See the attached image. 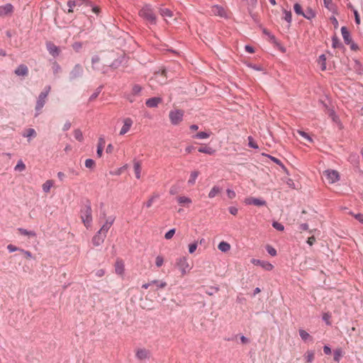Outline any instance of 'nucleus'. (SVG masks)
I'll return each mask as SVG.
<instances>
[{
    "label": "nucleus",
    "instance_id": "24",
    "mask_svg": "<svg viewBox=\"0 0 363 363\" xmlns=\"http://www.w3.org/2000/svg\"><path fill=\"white\" fill-rule=\"evenodd\" d=\"M177 201L179 204L184 206H188L192 203V201L190 198L184 196H179L177 198Z\"/></svg>",
    "mask_w": 363,
    "mask_h": 363
},
{
    "label": "nucleus",
    "instance_id": "55",
    "mask_svg": "<svg viewBox=\"0 0 363 363\" xmlns=\"http://www.w3.org/2000/svg\"><path fill=\"white\" fill-rule=\"evenodd\" d=\"M298 134H299L301 136L308 140L309 142H312V138L304 131L302 130H297Z\"/></svg>",
    "mask_w": 363,
    "mask_h": 363
},
{
    "label": "nucleus",
    "instance_id": "48",
    "mask_svg": "<svg viewBox=\"0 0 363 363\" xmlns=\"http://www.w3.org/2000/svg\"><path fill=\"white\" fill-rule=\"evenodd\" d=\"M164 263V258L161 255H158L156 257V259H155V265L157 267H160L162 266Z\"/></svg>",
    "mask_w": 363,
    "mask_h": 363
},
{
    "label": "nucleus",
    "instance_id": "10",
    "mask_svg": "<svg viewBox=\"0 0 363 363\" xmlns=\"http://www.w3.org/2000/svg\"><path fill=\"white\" fill-rule=\"evenodd\" d=\"M135 357L140 361H145L150 358V352L145 348H140L136 350Z\"/></svg>",
    "mask_w": 363,
    "mask_h": 363
},
{
    "label": "nucleus",
    "instance_id": "26",
    "mask_svg": "<svg viewBox=\"0 0 363 363\" xmlns=\"http://www.w3.org/2000/svg\"><path fill=\"white\" fill-rule=\"evenodd\" d=\"M221 192V188L218 186H213L208 194L209 199L214 198L216 195Z\"/></svg>",
    "mask_w": 363,
    "mask_h": 363
},
{
    "label": "nucleus",
    "instance_id": "13",
    "mask_svg": "<svg viewBox=\"0 0 363 363\" xmlns=\"http://www.w3.org/2000/svg\"><path fill=\"white\" fill-rule=\"evenodd\" d=\"M106 237V235L98 231L92 238L93 245L96 247L100 246L104 242Z\"/></svg>",
    "mask_w": 363,
    "mask_h": 363
},
{
    "label": "nucleus",
    "instance_id": "39",
    "mask_svg": "<svg viewBox=\"0 0 363 363\" xmlns=\"http://www.w3.org/2000/svg\"><path fill=\"white\" fill-rule=\"evenodd\" d=\"M14 169L18 172H23L26 169V165L21 160L18 161V163L15 166Z\"/></svg>",
    "mask_w": 363,
    "mask_h": 363
},
{
    "label": "nucleus",
    "instance_id": "41",
    "mask_svg": "<svg viewBox=\"0 0 363 363\" xmlns=\"http://www.w3.org/2000/svg\"><path fill=\"white\" fill-rule=\"evenodd\" d=\"M305 359L307 362H312L314 359V352L313 351H307L305 354Z\"/></svg>",
    "mask_w": 363,
    "mask_h": 363
},
{
    "label": "nucleus",
    "instance_id": "29",
    "mask_svg": "<svg viewBox=\"0 0 363 363\" xmlns=\"http://www.w3.org/2000/svg\"><path fill=\"white\" fill-rule=\"evenodd\" d=\"M18 230L22 235H26V236L33 237V238L36 237V233L33 230H28L22 228H19L18 229Z\"/></svg>",
    "mask_w": 363,
    "mask_h": 363
},
{
    "label": "nucleus",
    "instance_id": "52",
    "mask_svg": "<svg viewBox=\"0 0 363 363\" xmlns=\"http://www.w3.org/2000/svg\"><path fill=\"white\" fill-rule=\"evenodd\" d=\"M158 198V195H153L152 196H151L148 201L145 203V206L147 208H150L152 206V203L154 201L155 199H157Z\"/></svg>",
    "mask_w": 363,
    "mask_h": 363
},
{
    "label": "nucleus",
    "instance_id": "2",
    "mask_svg": "<svg viewBox=\"0 0 363 363\" xmlns=\"http://www.w3.org/2000/svg\"><path fill=\"white\" fill-rule=\"evenodd\" d=\"M50 86H47L45 90L39 94L35 105V117H37L40 113L42 108L45 106L47 97L50 91Z\"/></svg>",
    "mask_w": 363,
    "mask_h": 363
},
{
    "label": "nucleus",
    "instance_id": "28",
    "mask_svg": "<svg viewBox=\"0 0 363 363\" xmlns=\"http://www.w3.org/2000/svg\"><path fill=\"white\" fill-rule=\"evenodd\" d=\"M53 184L54 182L52 180L49 179L45 181L42 185L43 191L45 193H48L50 191V189L52 187Z\"/></svg>",
    "mask_w": 363,
    "mask_h": 363
},
{
    "label": "nucleus",
    "instance_id": "16",
    "mask_svg": "<svg viewBox=\"0 0 363 363\" xmlns=\"http://www.w3.org/2000/svg\"><path fill=\"white\" fill-rule=\"evenodd\" d=\"M13 11V6L11 4H6L5 5L0 6V16L11 14Z\"/></svg>",
    "mask_w": 363,
    "mask_h": 363
},
{
    "label": "nucleus",
    "instance_id": "37",
    "mask_svg": "<svg viewBox=\"0 0 363 363\" xmlns=\"http://www.w3.org/2000/svg\"><path fill=\"white\" fill-rule=\"evenodd\" d=\"M141 91H142L141 86H140L139 84H134L133 86L131 93H132V95H134L135 96H139L141 93Z\"/></svg>",
    "mask_w": 363,
    "mask_h": 363
},
{
    "label": "nucleus",
    "instance_id": "6",
    "mask_svg": "<svg viewBox=\"0 0 363 363\" xmlns=\"http://www.w3.org/2000/svg\"><path fill=\"white\" fill-rule=\"evenodd\" d=\"M327 181L330 184H334L340 180L339 172L334 169H326L323 172Z\"/></svg>",
    "mask_w": 363,
    "mask_h": 363
},
{
    "label": "nucleus",
    "instance_id": "30",
    "mask_svg": "<svg viewBox=\"0 0 363 363\" xmlns=\"http://www.w3.org/2000/svg\"><path fill=\"white\" fill-rule=\"evenodd\" d=\"M263 156H265L268 158H269L272 161H273L274 162H275L276 164H277L278 165H279L284 171L286 172V167L284 165V164L277 158L270 155H267V154H265V153H262V154Z\"/></svg>",
    "mask_w": 363,
    "mask_h": 363
},
{
    "label": "nucleus",
    "instance_id": "5",
    "mask_svg": "<svg viewBox=\"0 0 363 363\" xmlns=\"http://www.w3.org/2000/svg\"><path fill=\"white\" fill-rule=\"evenodd\" d=\"M184 117V111L180 109H174L169 111V118L170 122L174 125H179L182 121Z\"/></svg>",
    "mask_w": 363,
    "mask_h": 363
},
{
    "label": "nucleus",
    "instance_id": "47",
    "mask_svg": "<svg viewBox=\"0 0 363 363\" xmlns=\"http://www.w3.org/2000/svg\"><path fill=\"white\" fill-rule=\"evenodd\" d=\"M198 247V241H195L193 243L189 245V252L190 254H193L197 249Z\"/></svg>",
    "mask_w": 363,
    "mask_h": 363
},
{
    "label": "nucleus",
    "instance_id": "15",
    "mask_svg": "<svg viewBox=\"0 0 363 363\" xmlns=\"http://www.w3.org/2000/svg\"><path fill=\"white\" fill-rule=\"evenodd\" d=\"M211 11L215 16H218L222 18H227L226 12L222 6L214 5L212 6Z\"/></svg>",
    "mask_w": 363,
    "mask_h": 363
},
{
    "label": "nucleus",
    "instance_id": "18",
    "mask_svg": "<svg viewBox=\"0 0 363 363\" xmlns=\"http://www.w3.org/2000/svg\"><path fill=\"white\" fill-rule=\"evenodd\" d=\"M14 73L19 77H26L28 74V67L25 65H20L18 66V67L15 69Z\"/></svg>",
    "mask_w": 363,
    "mask_h": 363
},
{
    "label": "nucleus",
    "instance_id": "59",
    "mask_svg": "<svg viewBox=\"0 0 363 363\" xmlns=\"http://www.w3.org/2000/svg\"><path fill=\"white\" fill-rule=\"evenodd\" d=\"M323 3L325 6L329 10L333 9V4L332 3V0H323Z\"/></svg>",
    "mask_w": 363,
    "mask_h": 363
},
{
    "label": "nucleus",
    "instance_id": "63",
    "mask_svg": "<svg viewBox=\"0 0 363 363\" xmlns=\"http://www.w3.org/2000/svg\"><path fill=\"white\" fill-rule=\"evenodd\" d=\"M7 250L10 252H16V251L18 250V248L16 247V246L13 245H9L7 246Z\"/></svg>",
    "mask_w": 363,
    "mask_h": 363
},
{
    "label": "nucleus",
    "instance_id": "46",
    "mask_svg": "<svg viewBox=\"0 0 363 363\" xmlns=\"http://www.w3.org/2000/svg\"><path fill=\"white\" fill-rule=\"evenodd\" d=\"M152 284H156V286L158 288L162 289L164 288L167 286L166 281H157V280H152L151 281Z\"/></svg>",
    "mask_w": 363,
    "mask_h": 363
},
{
    "label": "nucleus",
    "instance_id": "56",
    "mask_svg": "<svg viewBox=\"0 0 363 363\" xmlns=\"http://www.w3.org/2000/svg\"><path fill=\"white\" fill-rule=\"evenodd\" d=\"M341 356H342V351L340 350H336L334 352V360L335 362H339Z\"/></svg>",
    "mask_w": 363,
    "mask_h": 363
},
{
    "label": "nucleus",
    "instance_id": "64",
    "mask_svg": "<svg viewBox=\"0 0 363 363\" xmlns=\"http://www.w3.org/2000/svg\"><path fill=\"white\" fill-rule=\"evenodd\" d=\"M229 212L232 215L235 216L238 213V209L236 207H235V206H230V207H229Z\"/></svg>",
    "mask_w": 363,
    "mask_h": 363
},
{
    "label": "nucleus",
    "instance_id": "57",
    "mask_svg": "<svg viewBox=\"0 0 363 363\" xmlns=\"http://www.w3.org/2000/svg\"><path fill=\"white\" fill-rule=\"evenodd\" d=\"M52 69L55 74H57L61 71V67L57 62H55L52 64Z\"/></svg>",
    "mask_w": 363,
    "mask_h": 363
},
{
    "label": "nucleus",
    "instance_id": "19",
    "mask_svg": "<svg viewBox=\"0 0 363 363\" xmlns=\"http://www.w3.org/2000/svg\"><path fill=\"white\" fill-rule=\"evenodd\" d=\"M91 68L94 70H101L104 73L106 71L104 69V67L102 68L100 67V57L98 55H94L91 58Z\"/></svg>",
    "mask_w": 363,
    "mask_h": 363
},
{
    "label": "nucleus",
    "instance_id": "45",
    "mask_svg": "<svg viewBox=\"0 0 363 363\" xmlns=\"http://www.w3.org/2000/svg\"><path fill=\"white\" fill-rule=\"evenodd\" d=\"M85 167L89 169H94L95 167V162L92 159H86L85 160Z\"/></svg>",
    "mask_w": 363,
    "mask_h": 363
},
{
    "label": "nucleus",
    "instance_id": "17",
    "mask_svg": "<svg viewBox=\"0 0 363 363\" xmlns=\"http://www.w3.org/2000/svg\"><path fill=\"white\" fill-rule=\"evenodd\" d=\"M114 220V218H109L108 219H107L105 223L101 226L99 232H101V233L106 235L108 231L113 225Z\"/></svg>",
    "mask_w": 363,
    "mask_h": 363
},
{
    "label": "nucleus",
    "instance_id": "22",
    "mask_svg": "<svg viewBox=\"0 0 363 363\" xmlns=\"http://www.w3.org/2000/svg\"><path fill=\"white\" fill-rule=\"evenodd\" d=\"M341 33L344 41L346 44L350 45L352 43V38L350 32L347 30V28L342 26L341 28Z\"/></svg>",
    "mask_w": 363,
    "mask_h": 363
},
{
    "label": "nucleus",
    "instance_id": "21",
    "mask_svg": "<svg viewBox=\"0 0 363 363\" xmlns=\"http://www.w3.org/2000/svg\"><path fill=\"white\" fill-rule=\"evenodd\" d=\"M161 102H162V99L160 97H153V98L148 99L146 101L145 104L147 106H148L150 108H155V107H157L158 106V104H160Z\"/></svg>",
    "mask_w": 363,
    "mask_h": 363
},
{
    "label": "nucleus",
    "instance_id": "60",
    "mask_svg": "<svg viewBox=\"0 0 363 363\" xmlns=\"http://www.w3.org/2000/svg\"><path fill=\"white\" fill-rule=\"evenodd\" d=\"M82 44L80 42H75L72 44L73 49L77 52H79L80 50V49L82 48Z\"/></svg>",
    "mask_w": 363,
    "mask_h": 363
},
{
    "label": "nucleus",
    "instance_id": "62",
    "mask_svg": "<svg viewBox=\"0 0 363 363\" xmlns=\"http://www.w3.org/2000/svg\"><path fill=\"white\" fill-rule=\"evenodd\" d=\"M226 193H227V195H228V198L230 199H234L235 197V196H236L235 192L233 190L230 189H228L226 190Z\"/></svg>",
    "mask_w": 363,
    "mask_h": 363
},
{
    "label": "nucleus",
    "instance_id": "44",
    "mask_svg": "<svg viewBox=\"0 0 363 363\" xmlns=\"http://www.w3.org/2000/svg\"><path fill=\"white\" fill-rule=\"evenodd\" d=\"M294 11H295V13H296V14H298V15H301V16L303 15V10H302V7H301V6L299 4H298V3H296V4H294Z\"/></svg>",
    "mask_w": 363,
    "mask_h": 363
},
{
    "label": "nucleus",
    "instance_id": "38",
    "mask_svg": "<svg viewBox=\"0 0 363 363\" xmlns=\"http://www.w3.org/2000/svg\"><path fill=\"white\" fill-rule=\"evenodd\" d=\"M318 63L323 71L326 69V57L325 55H321L319 57Z\"/></svg>",
    "mask_w": 363,
    "mask_h": 363
},
{
    "label": "nucleus",
    "instance_id": "58",
    "mask_svg": "<svg viewBox=\"0 0 363 363\" xmlns=\"http://www.w3.org/2000/svg\"><path fill=\"white\" fill-rule=\"evenodd\" d=\"M175 233V229L174 228H172L171 230H169L168 232H167L164 235V238L167 239V240H169L171 239L173 235H174Z\"/></svg>",
    "mask_w": 363,
    "mask_h": 363
},
{
    "label": "nucleus",
    "instance_id": "31",
    "mask_svg": "<svg viewBox=\"0 0 363 363\" xmlns=\"http://www.w3.org/2000/svg\"><path fill=\"white\" fill-rule=\"evenodd\" d=\"M304 18L308 20H311L315 18V13L311 8H308L306 12H303V15H302Z\"/></svg>",
    "mask_w": 363,
    "mask_h": 363
},
{
    "label": "nucleus",
    "instance_id": "54",
    "mask_svg": "<svg viewBox=\"0 0 363 363\" xmlns=\"http://www.w3.org/2000/svg\"><path fill=\"white\" fill-rule=\"evenodd\" d=\"M248 145L252 147V148H254V149H257L258 148V145H257L256 143L254 142L253 140V138L251 137V136H249L248 137Z\"/></svg>",
    "mask_w": 363,
    "mask_h": 363
},
{
    "label": "nucleus",
    "instance_id": "12",
    "mask_svg": "<svg viewBox=\"0 0 363 363\" xmlns=\"http://www.w3.org/2000/svg\"><path fill=\"white\" fill-rule=\"evenodd\" d=\"M123 122V126L120 130V133H119L121 135H123L125 133H127L130 130V129L133 123V121L130 118H124Z\"/></svg>",
    "mask_w": 363,
    "mask_h": 363
},
{
    "label": "nucleus",
    "instance_id": "20",
    "mask_svg": "<svg viewBox=\"0 0 363 363\" xmlns=\"http://www.w3.org/2000/svg\"><path fill=\"white\" fill-rule=\"evenodd\" d=\"M116 273L120 276H123L125 272L124 263L121 259H117L115 264Z\"/></svg>",
    "mask_w": 363,
    "mask_h": 363
},
{
    "label": "nucleus",
    "instance_id": "32",
    "mask_svg": "<svg viewBox=\"0 0 363 363\" xmlns=\"http://www.w3.org/2000/svg\"><path fill=\"white\" fill-rule=\"evenodd\" d=\"M198 150L199 152L205 153L209 155H213L216 152V150L211 147H199Z\"/></svg>",
    "mask_w": 363,
    "mask_h": 363
},
{
    "label": "nucleus",
    "instance_id": "53",
    "mask_svg": "<svg viewBox=\"0 0 363 363\" xmlns=\"http://www.w3.org/2000/svg\"><path fill=\"white\" fill-rule=\"evenodd\" d=\"M67 6H69L68 12L72 13L73 12V8L75 6H77V4L75 3V0H70L67 2Z\"/></svg>",
    "mask_w": 363,
    "mask_h": 363
},
{
    "label": "nucleus",
    "instance_id": "25",
    "mask_svg": "<svg viewBox=\"0 0 363 363\" xmlns=\"http://www.w3.org/2000/svg\"><path fill=\"white\" fill-rule=\"evenodd\" d=\"M218 248L220 251L223 252H227L230 250V245L225 241H221L218 244Z\"/></svg>",
    "mask_w": 363,
    "mask_h": 363
},
{
    "label": "nucleus",
    "instance_id": "23",
    "mask_svg": "<svg viewBox=\"0 0 363 363\" xmlns=\"http://www.w3.org/2000/svg\"><path fill=\"white\" fill-rule=\"evenodd\" d=\"M133 169L135 174V177L139 179L141 177V164L140 161L136 160H133Z\"/></svg>",
    "mask_w": 363,
    "mask_h": 363
},
{
    "label": "nucleus",
    "instance_id": "42",
    "mask_svg": "<svg viewBox=\"0 0 363 363\" xmlns=\"http://www.w3.org/2000/svg\"><path fill=\"white\" fill-rule=\"evenodd\" d=\"M75 3L77 4V6H91V3L89 0H75Z\"/></svg>",
    "mask_w": 363,
    "mask_h": 363
},
{
    "label": "nucleus",
    "instance_id": "8",
    "mask_svg": "<svg viewBox=\"0 0 363 363\" xmlns=\"http://www.w3.org/2000/svg\"><path fill=\"white\" fill-rule=\"evenodd\" d=\"M251 262L255 265H259L262 268H263L266 271H272L274 269V266L272 264L269 263L267 261L252 259Z\"/></svg>",
    "mask_w": 363,
    "mask_h": 363
},
{
    "label": "nucleus",
    "instance_id": "51",
    "mask_svg": "<svg viewBox=\"0 0 363 363\" xmlns=\"http://www.w3.org/2000/svg\"><path fill=\"white\" fill-rule=\"evenodd\" d=\"M272 226L279 231H283L284 230V225L281 223L277 221L273 222Z\"/></svg>",
    "mask_w": 363,
    "mask_h": 363
},
{
    "label": "nucleus",
    "instance_id": "14",
    "mask_svg": "<svg viewBox=\"0 0 363 363\" xmlns=\"http://www.w3.org/2000/svg\"><path fill=\"white\" fill-rule=\"evenodd\" d=\"M46 48L49 53L53 57H57L60 55V49L54 43L48 42L46 43Z\"/></svg>",
    "mask_w": 363,
    "mask_h": 363
},
{
    "label": "nucleus",
    "instance_id": "43",
    "mask_svg": "<svg viewBox=\"0 0 363 363\" xmlns=\"http://www.w3.org/2000/svg\"><path fill=\"white\" fill-rule=\"evenodd\" d=\"M298 332L299 335L303 340L306 341L310 337V335L306 330L300 329Z\"/></svg>",
    "mask_w": 363,
    "mask_h": 363
},
{
    "label": "nucleus",
    "instance_id": "34",
    "mask_svg": "<svg viewBox=\"0 0 363 363\" xmlns=\"http://www.w3.org/2000/svg\"><path fill=\"white\" fill-rule=\"evenodd\" d=\"M23 136L28 138V141H30V138L36 136V132L33 128H29L23 134Z\"/></svg>",
    "mask_w": 363,
    "mask_h": 363
},
{
    "label": "nucleus",
    "instance_id": "4",
    "mask_svg": "<svg viewBox=\"0 0 363 363\" xmlns=\"http://www.w3.org/2000/svg\"><path fill=\"white\" fill-rule=\"evenodd\" d=\"M176 266L178 267L182 276L189 272L191 267H190L188 259L186 257H182L176 260Z\"/></svg>",
    "mask_w": 363,
    "mask_h": 363
},
{
    "label": "nucleus",
    "instance_id": "11",
    "mask_svg": "<svg viewBox=\"0 0 363 363\" xmlns=\"http://www.w3.org/2000/svg\"><path fill=\"white\" fill-rule=\"evenodd\" d=\"M245 203L247 205H255L257 206H262L266 205V201L261 199L248 197L245 199Z\"/></svg>",
    "mask_w": 363,
    "mask_h": 363
},
{
    "label": "nucleus",
    "instance_id": "7",
    "mask_svg": "<svg viewBox=\"0 0 363 363\" xmlns=\"http://www.w3.org/2000/svg\"><path fill=\"white\" fill-rule=\"evenodd\" d=\"M83 67L81 65L77 64L74 65V67L72 68L71 72H69V79L70 81H74L83 75Z\"/></svg>",
    "mask_w": 363,
    "mask_h": 363
},
{
    "label": "nucleus",
    "instance_id": "9",
    "mask_svg": "<svg viewBox=\"0 0 363 363\" xmlns=\"http://www.w3.org/2000/svg\"><path fill=\"white\" fill-rule=\"evenodd\" d=\"M165 71L162 70V72L155 73L150 81L152 84L155 82L157 84H163L165 83Z\"/></svg>",
    "mask_w": 363,
    "mask_h": 363
},
{
    "label": "nucleus",
    "instance_id": "61",
    "mask_svg": "<svg viewBox=\"0 0 363 363\" xmlns=\"http://www.w3.org/2000/svg\"><path fill=\"white\" fill-rule=\"evenodd\" d=\"M100 92L101 88H98L96 91L91 95V96L89 97V101H94L95 99H96Z\"/></svg>",
    "mask_w": 363,
    "mask_h": 363
},
{
    "label": "nucleus",
    "instance_id": "35",
    "mask_svg": "<svg viewBox=\"0 0 363 363\" xmlns=\"http://www.w3.org/2000/svg\"><path fill=\"white\" fill-rule=\"evenodd\" d=\"M199 176V172L198 171H193L190 174V178L188 180V184L189 185H194L196 182V180Z\"/></svg>",
    "mask_w": 363,
    "mask_h": 363
},
{
    "label": "nucleus",
    "instance_id": "49",
    "mask_svg": "<svg viewBox=\"0 0 363 363\" xmlns=\"http://www.w3.org/2000/svg\"><path fill=\"white\" fill-rule=\"evenodd\" d=\"M266 250L267 252L272 257L277 255V250L271 245H267Z\"/></svg>",
    "mask_w": 363,
    "mask_h": 363
},
{
    "label": "nucleus",
    "instance_id": "50",
    "mask_svg": "<svg viewBox=\"0 0 363 363\" xmlns=\"http://www.w3.org/2000/svg\"><path fill=\"white\" fill-rule=\"evenodd\" d=\"M333 48H337L341 46V43L337 36H333L332 38Z\"/></svg>",
    "mask_w": 363,
    "mask_h": 363
},
{
    "label": "nucleus",
    "instance_id": "27",
    "mask_svg": "<svg viewBox=\"0 0 363 363\" xmlns=\"http://www.w3.org/2000/svg\"><path fill=\"white\" fill-rule=\"evenodd\" d=\"M283 13H284L283 19L285 20L288 23L287 28H289L291 21H292L291 12V11H287V10L284 9Z\"/></svg>",
    "mask_w": 363,
    "mask_h": 363
},
{
    "label": "nucleus",
    "instance_id": "40",
    "mask_svg": "<svg viewBox=\"0 0 363 363\" xmlns=\"http://www.w3.org/2000/svg\"><path fill=\"white\" fill-rule=\"evenodd\" d=\"M209 136H210V133H207V132H199L197 134H196L194 136V138L202 140V139H206V138H209Z\"/></svg>",
    "mask_w": 363,
    "mask_h": 363
},
{
    "label": "nucleus",
    "instance_id": "3",
    "mask_svg": "<svg viewBox=\"0 0 363 363\" xmlns=\"http://www.w3.org/2000/svg\"><path fill=\"white\" fill-rule=\"evenodd\" d=\"M92 211L90 204L86 205L81 211V218L86 228H89L92 222Z\"/></svg>",
    "mask_w": 363,
    "mask_h": 363
},
{
    "label": "nucleus",
    "instance_id": "33",
    "mask_svg": "<svg viewBox=\"0 0 363 363\" xmlns=\"http://www.w3.org/2000/svg\"><path fill=\"white\" fill-rule=\"evenodd\" d=\"M160 15L162 16V17H168V18H171L173 16V13L171 10H169V9H167V8H160Z\"/></svg>",
    "mask_w": 363,
    "mask_h": 363
},
{
    "label": "nucleus",
    "instance_id": "1",
    "mask_svg": "<svg viewBox=\"0 0 363 363\" xmlns=\"http://www.w3.org/2000/svg\"><path fill=\"white\" fill-rule=\"evenodd\" d=\"M138 15L152 25L157 23V16L150 4H145L139 11Z\"/></svg>",
    "mask_w": 363,
    "mask_h": 363
},
{
    "label": "nucleus",
    "instance_id": "36",
    "mask_svg": "<svg viewBox=\"0 0 363 363\" xmlns=\"http://www.w3.org/2000/svg\"><path fill=\"white\" fill-rule=\"evenodd\" d=\"M74 138L79 142L84 140V136L82 130L79 128L74 130L73 131Z\"/></svg>",
    "mask_w": 363,
    "mask_h": 363
}]
</instances>
